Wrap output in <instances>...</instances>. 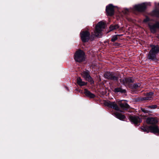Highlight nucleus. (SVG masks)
I'll use <instances>...</instances> for the list:
<instances>
[{"mask_svg": "<svg viewBox=\"0 0 159 159\" xmlns=\"http://www.w3.org/2000/svg\"><path fill=\"white\" fill-rule=\"evenodd\" d=\"M105 24L102 21L99 22L97 25L94 31L95 35L98 37H101L102 36V29L105 28Z\"/></svg>", "mask_w": 159, "mask_h": 159, "instance_id": "obj_1", "label": "nucleus"}, {"mask_svg": "<svg viewBox=\"0 0 159 159\" xmlns=\"http://www.w3.org/2000/svg\"><path fill=\"white\" fill-rule=\"evenodd\" d=\"M74 59L76 61L80 62L84 60V53L81 50H78L75 53Z\"/></svg>", "mask_w": 159, "mask_h": 159, "instance_id": "obj_2", "label": "nucleus"}, {"mask_svg": "<svg viewBox=\"0 0 159 159\" xmlns=\"http://www.w3.org/2000/svg\"><path fill=\"white\" fill-rule=\"evenodd\" d=\"M152 48V49L149 52L148 55V58L149 59H152L154 57L155 54L157 53L159 51V47L157 46L151 45Z\"/></svg>", "mask_w": 159, "mask_h": 159, "instance_id": "obj_3", "label": "nucleus"}, {"mask_svg": "<svg viewBox=\"0 0 159 159\" xmlns=\"http://www.w3.org/2000/svg\"><path fill=\"white\" fill-rule=\"evenodd\" d=\"M81 39L82 41L86 42L89 39L90 34L87 31H83L80 33Z\"/></svg>", "mask_w": 159, "mask_h": 159, "instance_id": "obj_4", "label": "nucleus"}, {"mask_svg": "<svg viewBox=\"0 0 159 159\" xmlns=\"http://www.w3.org/2000/svg\"><path fill=\"white\" fill-rule=\"evenodd\" d=\"M118 80H120V82L126 86L129 85L131 83L134 82V80L132 78H125L123 80H121L119 78Z\"/></svg>", "mask_w": 159, "mask_h": 159, "instance_id": "obj_5", "label": "nucleus"}, {"mask_svg": "<svg viewBox=\"0 0 159 159\" xmlns=\"http://www.w3.org/2000/svg\"><path fill=\"white\" fill-rule=\"evenodd\" d=\"M148 4V3H143L140 4L136 5L134 7L136 10L139 11H142L145 9Z\"/></svg>", "mask_w": 159, "mask_h": 159, "instance_id": "obj_6", "label": "nucleus"}, {"mask_svg": "<svg viewBox=\"0 0 159 159\" xmlns=\"http://www.w3.org/2000/svg\"><path fill=\"white\" fill-rule=\"evenodd\" d=\"M106 11L108 15L112 16L114 14V7L111 4L106 7Z\"/></svg>", "mask_w": 159, "mask_h": 159, "instance_id": "obj_7", "label": "nucleus"}, {"mask_svg": "<svg viewBox=\"0 0 159 159\" xmlns=\"http://www.w3.org/2000/svg\"><path fill=\"white\" fill-rule=\"evenodd\" d=\"M158 122V119L156 117H148L146 120L147 123L149 124L155 125Z\"/></svg>", "mask_w": 159, "mask_h": 159, "instance_id": "obj_8", "label": "nucleus"}, {"mask_svg": "<svg viewBox=\"0 0 159 159\" xmlns=\"http://www.w3.org/2000/svg\"><path fill=\"white\" fill-rule=\"evenodd\" d=\"M106 103V105L108 107L112 108L117 111H119L120 112H123L122 111H120L119 107L115 102H111L109 101L107 102Z\"/></svg>", "mask_w": 159, "mask_h": 159, "instance_id": "obj_9", "label": "nucleus"}, {"mask_svg": "<svg viewBox=\"0 0 159 159\" xmlns=\"http://www.w3.org/2000/svg\"><path fill=\"white\" fill-rule=\"evenodd\" d=\"M105 77L108 79H110L114 80H118L119 79V77H116L113 75L110 72H107L104 74Z\"/></svg>", "mask_w": 159, "mask_h": 159, "instance_id": "obj_10", "label": "nucleus"}, {"mask_svg": "<svg viewBox=\"0 0 159 159\" xmlns=\"http://www.w3.org/2000/svg\"><path fill=\"white\" fill-rule=\"evenodd\" d=\"M129 119L135 125H137L138 123L141 121L140 118L138 116H130Z\"/></svg>", "mask_w": 159, "mask_h": 159, "instance_id": "obj_11", "label": "nucleus"}, {"mask_svg": "<svg viewBox=\"0 0 159 159\" xmlns=\"http://www.w3.org/2000/svg\"><path fill=\"white\" fill-rule=\"evenodd\" d=\"M81 74L83 77L86 80L89 81H91L92 79L89 75L88 71H84Z\"/></svg>", "mask_w": 159, "mask_h": 159, "instance_id": "obj_12", "label": "nucleus"}, {"mask_svg": "<svg viewBox=\"0 0 159 159\" xmlns=\"http://www.w3.org/2000/svg\"><path fill=\"white\" fill-rule=\"evenodd\" d=\"M150 131L154 133H159V129L158 126L156 125L150 126L149 127Z\"/></svg>", "mask_w": 159, "mask_h": 159, "instance_id": "obj_13", "label": "nucleus"}, {"mask_svg": "<svg viewBox=\"0 0 159 159\" xmlns=\"http://www.w3.org/2000/svg\"><path fill=\"white\" fill-rule=\"evenodd\" d=\"M148 25L151 31L153 33H154L155 32L156 29L159 28V23L157 22L155 24L153 25L149 24Z\"/></svg>", "mask_w": 159, "mask_h": 159, "instance_id": "obj_14", "label": "nucleus"}, {"mask_svg": "<svg viewBox=\"0 0 159 159\" xmlns=\"http://www.w3.org/2000/svg\"><path fill=\"white\" fill-rule=\"evenodd\" d=\"M113 115L116 118L121 120H123L125 118V116L124 115L117 112H114Z\"/></svg>", "mask_w": 159, "mask_h": 159, "instance_id": "obj_15", "label": "nucleus"}, {"mask_svg": "<svg viewBox=\"0 0 159 159\" xmlns=\"http://www.w3.org/2000/svg\"><path fill=\"white\" fill-rule=\"evenodd\" d=\"M153 93L150 92L147 94L146 97L143 98L142 100H149L151 99L152 97Z\"/></svg>", "mask_w": 159, "mask_h": 159, "instance_id": "obj_16", "label": "nucleus"}, {"mask_svg": "<svg viewBox=\"0 0 159 159\" xmlns=\"http://www.w3.org/2000/svg\"><path fill=\"white\" fill-rule=\"evenodd\" d=\"M84 93L86 96L90 98H93L95 97L94 94L90 93L86 89H85Z\"/></svg>", "mask_w": 159, "mask_h": 159, "instance_id": "obj_17", "label": "nucleus"}, {"mask_svg": "<svg viewBox=\"0 0 159 159\" xmlns=\"http://www.w3.org/2000/svg\"><path fill=\"white\" fill-rule=\"evenodd\" d=\"M77 83L79 85L82 86L86 85V83L83 81L80 77H78L77 79Z\"/></svg>", "mask_w": 159, "mask_h": 159, "instance_id": "obj_18", "label": "nucleus"}, {"mask_svg": "<svg viewBox=\"0 0 159 159\" xmlns=\"http://www.w3.org/2000/svg\"><path fill=\"white\" fill-rule=\"evenodd\" d=\"M120 107L124 109L127 110L129 108V106L127 103H119Z\"/></svg>", "mask_w": 159, "mask_h": 159, "instance_id": "obj_19", "label": "nucleus"}, {"mask_svg": "<svg viewBox=\"0 0 159 159\" xmlns=\"http://www.w3.org/2000/svg\"><path fill=\"white\" fill-rule=\"evenodd\" d=\"M119 27L118 25H111L109 27L110 31L118 29Z\"/></svg>", "mask_w": 159, "mask_h": 159, "instance_id": "obj_20", "label": "nucleus"}, {"mask_svg": "<svg viewBox=\"0 0 159 159\" xmlns=\"http://www.w3.org/2000/svg\"><path fill=\"white\" fill-rule=\"evenodd\" d=\"M141 129L144 132H146L147 133H148L150 131L149 127H148L142 126L141 127Z\"/></svg>", "mask_w": 159, "mask_h": 159, "instance_id": "obj_21", "label": "nucleus"}, {"mask_svg": "<svg viewBox=\"0 0 159 159\" xmlns=\"http://www.w3.org/2000/svg\"><path fill=\"white\" fill-rule=\"evenodd\" d=\"M114 91L115 92H120L121 93H125V92L126 91L125 90L122 89L120 88H116L115 89Z\"/></svg>", "mask_w": 159, "mask_h": 159, "instance_id": "obj_22", "label": "nucleus"}, {"mask_svg": "<svg viewBox=\"0 0 159 159\" xmlns=\"http://www.w3.org/2000/svg\"><path fill=\"white\" fill-rule=\"evenodd\" d=\"M117 36L118 35H116L113 36L111 39V41L114 42L117 39Z\"/></svg>", "mask_w": 159, "mask_h": 159, "instance_id": "obj_23", "label": "nucleus"}, {"mask_svg": "<svg viewBox=\"0 0 159 159\" xmlns=\"http://www.w3.org/2000/svg\"><path fill=\"white\" fill-rule=\"evenodd\" d=\"M157 106L156 105H152L149 106V107L151 109H155L156 108Z\"/></svg>", "mask_w": 159, "mask_h": 159, "instance_id": "obj_24", "label": "nucleus"}, {"mask_svg": "<svg viewBox=\"0 0 159 159\" xmlns=\"http://www.w3.org/2000/svg\"><path fill=\"white\" fill-rule=\"evenodd\" d=\"M134 87L135 88L138 87H140L139 84H134Z\"/></svg>", "mask_w": 159, "mask_h": 159, "instance_id": "obj_25", "label": "nucleus"}, {"mask_svg": "<svg viewBox=\"0 0 159 159\" xmlns=\"http://www.w3.org/2000/svg\"><path fill=\"white\" fill-rule=\"evenodd\" d=\"M149 20V18H146L143 21L145 22H146L148 21Z\"/></svg>", "mask_w": 159, "mask_h": 159, "instance_id": "obj_26", "label": "nucleus"}, {"mask_svg": "<svg viewBox=\"0 0 159 159\" xmlns=\"http://www.w3.org/2000/svg\"><path fill=\"white\" fill-rule=\"evenodd\" d=\"M66 89H67V90H68V89L67 88H66Z\"/></svg>", "mask_w": 159, "mask_h": 159, "instance_id": "obj_27", "label": "nucleus"}, {"mask_svg": "<svg viewBox=\"0 0 159 159\" xmlns=\"http://www.w3.org/2000/svg\"><path fill=\"white\" fill-rule=\"evenodd\" d=\"M158 13L159 14V12H158Z\"/></svg>", "mask_w": 159, "mask_h": 159, "instance_id": "obj_28", "label": "nucleus"}]
</instances>
